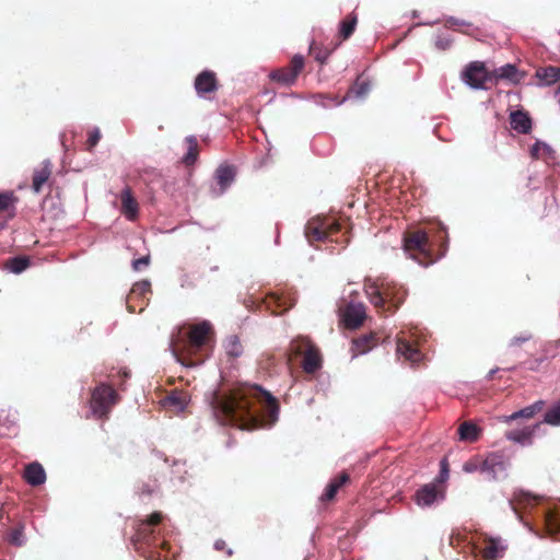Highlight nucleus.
Returning a JSON list of instances; mask_svg holds the SVG:
<instances>
[{
  "mask_svg": "<svg viewBox=\"0 0 560 560\" xmlns=\"http://www.w3.org/2000/svg\"><path fill=\"white\" fill-rule=\"evenodd\" d=\"M259 395L265 396L268 402L271 423L276 422L279 416V405L270 393L258 386L238 389L231 394L212 390L207 395V400L220 424H231L242 430H250L261 425L260 418L253 409Z\"/></svg>",
  "mask_w": 560,
  "mask_h": 560,
  "instance_id": "nucleus-1",
  "label": "nucleus"
},
{
  "mask_svg": "<svg viewBox=\"0 0 560 560\" xmlns=\"http://www.w3.org/2000/svg\"><path fill=\"white\" fill-rule=\"evenodd\" d=\"M364 290L371 304L383 312H395L404 303L408 293L404 285L388 279L381 281L366 279Z\"/></svg>",
  "mask_w": 560,
  "mask_h": 560,
  "instance_id": "nucleus-2",
  "label": "nucleus"
},
{
  "mask_svg": "<svg viewBox=\"0 0 560 560\" xmlns=\"http://www.w3.org/2000/svg\"><path fill=\"white\" fill-rule=\"evenodd\" d=\"M117 401L118 395L115 389L105 383H101L92 392L91 412L96 418H104Z\"/></svg>",
  "mask_w": 560,
  "mask_h": 560,
  "instance_id": "nucleus-3",
  "label": "nucleus"
},
{
  "mask_svg": "<svg viewBox=\"0 0 560 560\" xmlns=\"http://www.w3.org/2000/svg\"><path fill=\"white\" fill-rule=\"evenodd\" d=\"M510 459L500 452L489 453L482 459L481 474L490 481L503 480L508 477Z\"/></svg>",
  "mask_w": 560,
  "mask_h": 560,
  "instance_id": "nucleus-4",
  "label": "nucleus"
},
{
  "mask_svg": "<svg viewBox=\"0 0 560 560\" xmlns=\"http://www.w3.org/2000/svg\"><path fill=\"white\" fill-rule=\"evenodd\" d=\"M462 79L474 90H486L485 83L489 79V74L483 62L472 61L463 71Z\"/></svg>",
  "mask_w": 560,
  "mask_h": 560,
  "instance_id": "nucleus-5",
  "label": "nucleus"
},
{
  "mask_svg": "<svg viewBox=\"0 0 560 560\" xmlns=\"http://www.w3.org/2000/svg\"><path fill=\"white\" fill-rule=\"evenodd\" d=\"M445 499V491L435 482H430L419 488L415 493V502L422 509L431 508Z\"/></svg>",
  "mask_w": 560,
  "mask_h": 560,
  "instance_id": "nucleus-6",
  "label": "nucleus"
},
{
  "mask_svg": "<svg viewBox=\"0 0 560 560\" xmlns=\"http://www.w3.org/2000/svg\"><path fill=\"white\" fill-rule=\"evenodd\" d=\"M235 168L231 165L222 164L214 172V184L210 187V195L218 198L226 192L235 180Z\"/></svg>",
  "mask_w": 560,
  "mask_h": 560,
  "instance_id": "nucleus-7",
  "label": "nucleus"
},
{
  "mask_svg": "<svg viewBox=\"0 0 560 560\" xmlns=\"http://www.w3.org/2000/svg\"><path fill=\"white\" fill-rule=\"evenodd\" d=\"M304 68V57L295 55L289 68H281L270 72L269 78L282 85H291L296 81L299 73Z\"/></svg>",
  "mask_w": 560,
  "mask_h": 560,
  "instance_id": "nucleus-8",
  "label": "nucleus"
},
{
  "mask_svg": "<svg viewBox=\"0 0 560 560\" xmlns=\"http://www.w3.org/2000/svg\"><path fill=\"white\" fill-rule=\"evenodd\" d=\"M483 546L480 548V552L486 560H500L504 557L508 549V542L500 536H491L485 534Z\"/></svg>",
  "mask_w": 560,
  "mask_h": 560,
  "instance_id": "nucleus-9",
  "label": "nucleus"
},
{
  "mask_svg": "<svg viewBox=\"0 0 560 560\" xmlns=\"http://www.w3.org/2000/svg\"><path fill=\"white\" fill-rule=\"evenodd\" d=\"M428 241H429L428 234L424 231H417L413 234L404 238L402 249L409 258H411L413 260H418L417 257L415 255H412L411 253L413 250H417L420 254L427 255Z\"/></svg>",
  "mask_w": 560,
  "mask_h": 560,
  "instance_id": "nucleus-10",
  "label": "nucleus"
},
{
  "mask_svg": "<svg viewBox=\"0 0 560 560\" xmlns=\"http://www.w3.org/2000/svg\"><path fill=\"white\" fill-rule=\"evenodd\" d=\"M365 318V306L362 303L350 302L342 315L346 327L354 329L362 325Z\"/></svg>",
  "mask_w": 560,
  "mask_h": 560,
  "instance_id": "nucleus-11",
  "label": "nucleus"
},
{
  "mask_svg": "<svg viewBox=\"0 0 560 560\" xmlns=\"http://www.w3.org/2000/svg\"><path fill=\"white\" fill-rule=\"evenodd\" d=\"M540 424L535 423L527 425L522 429L511 430L505 433L506 440L520 444L522 446H529L533 444V436Z\"/></svg>",
  "mask_w": 560,
  "mask_h": 560,
  "instance_id": "nucleus-12",
  "label": "nucleus"
},
{
  "mask_svg": "<svg viewBox=\"0 0 560 560\" xmlns=\"http://www.w3.org/2000/svg\"><path fill=\"white\" fill-rule=\"evenodd\" d=\"M217 89L218 84L215 74L210 70H203L195 79V90L200 97L214 92Z\"/></svg>",
  "mask_w": 560,
  "mask_h": 560,
  "instance_id": "nucleus-13",
  "label": "nucleus"
},
{
  "mask_svg": "<svg viewBox=\"0 0 560 560\" xmlns=\"http://www.w3.org/2000/svg\"><path fill=\"white\" fill-rule=\"evenodd\" d=\"M493 77L497 80H505L512 84H518L525 78V73L520 71L514 63H505L493 70Z\"/></svg>",
  "mask_w": 560,
  "mask_h": 560,
  "instance_id": "nucleus-14",
  "label": "nucleus"
},
{
  "mask_svg": "<svg viewBox=\"0 0 560 560\" xmlns=\"http://www.w3.org/2000/svg\"><path fill=\"white\" fill-rule=\"evenodd\" d=\"M211 329V323L206 319L192 326L189 332V341L191 346H194L195 348L202 347L206 343L207 337L210 334Z\"/></svg>",
  "mask_w": 560,
  "mask_h": 560,
  "instance_id": "nucleus-15",
  "label": "nucleus"
},
{
  "mask_svg": "<svg viewBox=\"0 0 560 560\" xmlns=\"http://www.w3.org/2000/svg\"><path fill=\"white\" fill-rule=\"evenodd\" d=\"M396 352L399 357H404L411 364H417L423 359L421 351L402 338L397 339Z\"/></svg>",
  "mask_w": 560,
  "mask_h": 560,
  "instance_id": "nucleus-16",
  "label": "nucleus"
},
{
  "mask_svg": "<svg viewBox=\"0 0 560 560\" xmlns=\"http://www.w3.org/2000/svg\"><path fill=\"white\" fill-rule=\"evenodd\" d=\"M510 125L518 133L526 135L532 130V118L524 110H515L510 115Z\"/></svg>",
  "mask_w": 560,
  "mask_h": 560,
  "instance_id": "nucleus-17",
  "label": "nucleus"
},
{
  "mask_svg": "<svg viewBox=\"0 0 560 560\" xmlns=\"http://www.w3.org/2000/svg\"><path fill=\"white\" fill-rule=\"evenodd\" d=\"M163 515L160 512L153 513L149 518L141 522L138 529V537L139 539L144 540L145 542L150 544L151 536L155 533L154 527L160 524L162 521Z\"/></svg>",
  "mask_w": 560,
  "mask_h": 560,
  "instance_id": "nucleus-18",
  "label": "nucleus"
},
{
  "mask_svg": "<svg viewBox=\"0 0 560 560\" xmlns=\"http://www.w3.org/2000/svg\"><path fill=\"white\" fill-rule=\"evenodd\" d=\"M121 210L126 219L135 221L138 217V203L133 198L129 187H126L121 191Z\"/></svg>",
  "mask_w": 560,
  "mask_h": 560,
  "instance_id": "nucleus-19",
  "label": "nucleus"
},
{
  "mask_svg": "<svg viewBox=\"0 0 560 560\" xmlns=\"http://www.w3.org/2000/svg\"><path fill=\"white\" fill-rule=\"evenodd\" d=\"M24 479L28 485L37 487L46 481V472L39 463L34 462L26 466Z\"/></svg>",
  "mask_w": 560,
  "mask_h": 560,
  "instance_id": "nucleus-20",
  "label": "nucleus"
},
{
  "mask_svg": "<svg viewBox=\"0 0 560 560\" xmlns=\"http://www.w3.org/2000/svg\"><path fill=\"white\" fill-rule=\"evenodd\" d=\"M535 77L539 80L540 86H549L560 80V68L548 66L536 70Z\"/></svg>",
  "mask_w": 560,
  "mask_h": 560,
  "instance_id": "nucleus-21",
  "label": "nucleus"
},
{
  "mask_svg": "<svg viewBox=\"0 0 560 560\" xmlns=\"http://www.w3.org/2000/svg\"><path fill=\"white\" fill-rule=\"evenodd\" d=\"M349 481V475L347 472H341L338 477L331 479L328 485L325 488L324 493L320 497L322 501H329L335 498L338 490L343 486L346 482Z\"/></svg>",
  "mask_w": 560,
  "mask_h": 560,
  "instance_id": "nucleus-22",
  "label": "nucleus"
},
{
  "mask_svg": "<svg viewBox=\"0 0 560 560\" xmlns=\"http://www.w3.org/2000/svg\"><path fill=\"white\" fill-rule=\"evenodd\" d=\"M51 174V164L49 160L43 162V166L39 170H35L33 175L32 188L35 192L42 190L43 185L48 180Z\"/></svg>",
  "mask_w": 560,
  "mask_h": 560,
  "instance_id": "nucleus-23",
  "label": "nucleus"
},
{
  "mask_svg": "<svg viewBox=\"0 0 560 560\" xmlns=\"http://www.w3.org/2000/svg\"><path fill=\"white\" fill-rule=\"evenodd\" d=\"M544 402L541 400H538L529 406H526L525 408L517 410L510 416L504 417L505 422H511L514 420H517L520 418H526L530 419L533 418L538 411L541 410Z\"/></svg>",
  "mask_w": 560,
  "mask_h": 560,
  "instance_id": "nucleus-24",
  "label": "nucleus"
},
{
  "mask_svg": "<svg viewBox=\"0 0 560 560\" xmlns=\"http://www.w3.org/2000/svg\"><path fill=\"white\" fill-rule=\"evenodd\" d=\"M481 433V429L472 422H463L458 428V435L460 441L476 442Z\"/></svg>",
  "mask_w": 560,
  "mask_h": 560,
  "instance_id": "nucleus-25",
  "label": "nucleus"
},
{
  "mask_svg": "<svg viewBox=\"0 0 560 560\" xmlns=\"http://www.w3.org/2000/svg\"><path fill=\"white\" fill-rule=\"evenodd\" d=\"M31 265V260L25 256H15L9 258L4 265V269L11 273L20 275L25 271Z\"/></svg>",
  "mask_w": 560,
  "mask_h": 560,
  "instance_id": "nucleus-26",
  "label": "nucleus"
},
{
  "mask_svg": "<svg viewBox=\"0 0 560 560\" xmlns=\"http://www.w3.org/2000/svg\"><path fill=\"white\" fill-rule=\"evenodd\" d=\"M371 85L369 81L361 80L360 78L354 82V84L350 88L345 100L349 98H364L370 92Z\"/></svg>",
  "mask_w": 560,
  "mask_h": 560,
  "instance_id": "nucleus-27",
  "label": "nucleus"
},
{
  "mask_svg": "<svg viewBox=\"0 0 560 560\" xmlns=\"http://www.w3.org/2000/svg\"><path fill=\"white\" fill-rule=\"evenodd\" d=\"M302 365L306 373H314L320 368V358L312 347L306 350Z\"/></svg>",
  "mask_w": 560,
  "mask_h": 560,
  "instance_id": "nucleus-28",
  "label": "nucleus"
},
{
  "mask_svg": "<svg viewBox=\"0 0 560 560\" xmlns=\"http://www.w3.org/2000/svg\"><path fill=\"white\" fill-rule=\"evenodd\" d=\"M327 226L328 223H322L320 225L313 226L308 223L305 228V236L311 243L312 241H324L327 238Z\"/></svg>",
  "mask_w": 560,
  "mask_h": 560,
  "instance_id": "nucleus-29",
  "label": "nucleus"
},
{
  "mask_svg": "<svg viewBox=\"0 0 560 560\" xmlns=\"http://www.w3.org/2000/svg\"><path fill=\"white\" fill-rule=\"evenodd\" d=\"M228 355L238 358L243 353V347L237 336H230L224 342Z\"/></svg>",
  "mask_w": 560,
  "mask_h": 560,
  "instance_id": "nucleus-30",
  "label": "nucleus"
},
{
  "mask_svg": "<svg viewBox=\"0 0 560 560\" xmlns=\"http://www.w3.org/2000/svg\"><path fill=\"white\" fill-rule=\"evenodd\" d=\"M186 140L189 143V147L187 153L183 158V162L186 165H191L197 160V140L194 136H188Z\"/></svg>",
  "mask_w": 560,
  "mask_h": 560,
  "instance_id": "nucleus-31",
  "label": "nucleus"
},
{
  "mask_svg": "<svg viewBox=\"0 0 560 560\" xmlns=\"http://www.w3.org/2000/svg\"><path fill=\"white\" fill-rule=\"evenodd\" d=\"M544 422L560 425V401L551 406L544 415Z\"/></svg>",
  "mask_w": 560,
  "mask_h": 560,
  "instance_id": "nucleus-32",
  "label": "nucleus"
},
{
  "mask_svg": "<svg viewBox=\"0 0 560 560\" xmlns=\"http://www.w3.org/2000/svg\"><path fill=\"white\" fill-rule=\"evenodd\" d=\"M534 500H535V498H533L529 493H527L523 490H520V491L514 492L513 499L509 500V505L511 506V509L513 511L516 512V508H515L514 503L529 504Z\"/></svg>",
  "mask_w": 560,
  "mask_h": 560,
  "instance_id": "nucleus-33",
  "label": "nucleus"
},
{
  "mask_svg": "<svg viewBox=\"0 0 560 560\" xmlns=\"http://www.w3.org/2000/svg\"><path fill=\"white\" fill-rule=\"evenodd\" d=\"M355 25H357V16L355 15H352L351 18L341 21L340 22V35L345 39L349 38L352 35V33L354 32Z\"/></svg>",
  "mask_w": 560,
  "mask_h": 560,
  "instance_id": "nucleus-34",
  "label": "nucleus"
},
{
  "mask_svg": "<svg viewBox=\"0 0 560 560\" xmlns=\"http://www.w3.org/2000/svg\"><path fill=\"white\" fill-rule=\"evenodd\" d=\"M546 526L550 535L556 539H560V520L558 516L548 514L546 515Z\"/></svg>",
  "mask_w": 560,
  "mask_h": 560,
  "instance_id": "nucleus-35",
  "label": "nucleus"
},
{
  "mask_svg": "<svg viewBox=\"0 0 560 560\" xmlns=\"http://www.w3.org/2000/svg\"><path fill=\"white\" fill-rule=\"evenodd\" d=\"M450 477V468H448V462L447 458H442L440 460V471L439 475L434 478V481L439 487L440 485L446 482V480Z\"/></svg>",
  "mask_w": 560,
  "mask_h": 560,
  "instance_id": "nucleus-36",
  "label": "nucleus"
},
{
  "mask_svg": "<svg viewBox=\"0 0 560 560\" xmlns=\"http://www.w3.org/2000/svg\"><path fill=\"white\" fill-rule=\"evenodd\" d=\"M539 160H542L546 163H555L557 160L556 151L545 141H542L541 144V158Z\"/></svg>",
  "mask_w": 560,
  "mask_h": 560,
  "instance_id": "nucleus-37",
  "label": "nucleus"
},
{
  "mask_svg": "<svg viewBox=\"0 0 560 560\" xmlns=\"http://www.w3.org/2000/svg\"><path fill=\"white\" fill-rule=\"evenodd\" d=\"M9 542L13 546L21 547L25 544V536L23 528H14L10 534L8 538Z\"/></svg>",
  "mask_w": 560,
  "mask_h": 560,
  "instance_id": "nucleus-38",
  "label": "nucleus"
},
{
  "mask_svg": "<svg viewBox=\"0 0 560 560\" xmlns=\"http://www.w3.org/2000/svg\"><path fill=\"white\" fill-rule=\"evenodd\" d=\"M14 201L15 197L12 191L0 192V212L8 210Z\"/></svg>",
  "mask_w": 560,
  "mask_h": 560,
  "instance_id": "nucleus-39",
  "label": "nucleus"
},
{
  "mask_svg": "<svg viewBox=\"0 0 560 560\" xmlns=\"http://www.w3.org/2000/svg\"><path fill=\"white\" fill-rule=\"evenodd\" d=\"M453 44V38L450 35H438L435 39V47L439 50H447Z\"/></svg>",
  "mask_w": 560,
  "mask_h": 560,
  "instance_id": "nucleus-40",
  "label": "nucleus"
},
{
  "mask_svg": "<svg viewBox=\"0 0 560 560\" xmlns=\"http://www.w3.org/2000/svg\"><path fill=\"white\" fill-rule=\"evenodd\" d=\"M481 467H482V460L475 458V459L464 463L463 470L467 474H472L476 471L481 472Z\"/></svg>",
  "mask_w": 560,
  "mask_h": 560,
  "instance_id": "nucleus-41",
  "label": "nucleus"
},
{
  "mask_svg": "<svg viewBox=\"0 0 560 560\" xmlns=\"http://www.w3.org/2000/svg\"><path fill=\"white\" fill-rule=\"evenodd\" d=\"M151 283L149 280H142L133 284L132 293L144 294L150 291Z\"/></svg>",
  "mask_w": 560,
  "mask_h": 560,
  "instance_id": "nucleus-42",
  "label": "nucleus"
},
{
  "mask_svg": "<svg viewBox=\"0 0 560 560\" xmlns=\"http://www.w3.org/2000/svg\"><path fill=\"white\" fill-rule=\"evenodd\" d=\"M150 264V255H145L138 259L132 260V269L135 271H140L142 268H147Z\"/></svg>",
  "mask_w": 560,
  "mask_h": 560,
  "instance_id": "nucleus-43",
  "label": "nucleus"
},
{
  "mask_svg": "<svg viewBox=\"0 0 560 560\" xmlns=\"http://www.w3.org/2000/svg\"><path fill=\"white\" fill-rule=\"evenodd\" d=\"M101 139V130L97 127H94L90 133L88 139V144L90 148H94Z\"/></svg>",
  "mask_w": 560,
  "mask_h": 560,
  "instance_id": "nucleus-44",
  "label": "nucleus"
},
{
  "mask_svg": "<svg viewBox=\"0 0 560 560\" xmlns=\"http://www.w3.org/2000/svg\"><path fill=\"white\" fill-rule=\"evenodd\" d=\"M541 140H536L529 149V154L533 159L539 160L541 158Z\"/></svg>",
  "mask_w": 560,
  "mask_h": 560,
  "instance_id": "nucleus-45",
  "label": "nucleus"
},
{
  "mask_svg": "<svg viewBox=\"0 0 560 560\" xmlns=\"http://www.w3.org/2000/svg\"><path fill=\"white\" fill-rule=\"evenodd\" d=\"M532 339V335L530 334H522L520 336H516L514 338L511 339L510 341V347H516V346H520L528 340Z\"/></svg>",
  "mask_w": 560,
  "mask_h": 560,
  "instance_id": "nucleus-46",
  "label": "nucleus"
},
{
  "mask_svg": "<svg viewBox=\"0 0 560 560\" xmlns=\"http://www.w3.org/2000/svg\"><path fill=\"white\" fill-rule=\"evenodd\" d=\"M166 401L175 406L179 411L185 409V402L176 395H171L166 398Z\"/></svg>",
  "mask_w": 560,
  "mask_h": 560,
  "instance_id": "nucleus-47",
  "label": "nucleus"
},
{
  "mask_svg": "<svg viewBox=\"0 0 560 560\" xmlns=\"http://www.w3.org/2000/svg\"><path fill=\"white\" fill-rule=\"evenodd\" d=\"M447 22L451 24V25H468L467 22L463 21V20H458L454 16H450L447 18Z\"/></svg>",
  "mask_w": 560,
  "mask_h": 560,
  "instance_id": "nucleus-48",
  "label": "nucleus"
},
{
  "mask_svg": "<svg viewBox=\"0 0 560 560\" xmlns=\"http://www.w3.org/2000/svg\"><path fill=\"white\" fill-rule=\"evenodd\" d=\"M225 547V541L222 539H219L214 542V548L217 550H222Z\"/></svg>",
  "mask_w": 560,
  "mask_h": 560,
  "instance_id": "nucleus-49",
  "label": "nucleus"
},
{
  "mask_svg": "<svg viewBox=\"0 0 560 560\" xmlns=\"http://www.w3.org/2000/svg\"><path fill=\"white\" fill-rule=\"evenodd\" d=\"M369 340H370V337H362L360 339H357L354 341V345L357 348H359L361 343H366Z\"/></svg>",
  "mask_w": 560,
  "mask_h": 560,
  "instance_id": "nucleus-50",
  "label": "nucleus"
},
{
  "mask_svg": "<svg viewBox=\"0 0 560 560\" xmlns=\"http://www.w3.org/2000/svg\"><path fill=\"white\" fill-rule=\"evenodd\" d=\"M498 371H499V369H498V368L490 370V371L488 372V374H487L486 378H487L488 381L492 380V378H493V376H494V374H495Z\"/></svg>",
  "mask_w": 560,
  "mask_h": 560,
  "instance_id": "nucleus-51",
  "label": "nucleus"
},
{
  "mask_svg": "<svg viewBox=\"0 0 560 560\" xmlns=\"http://www.w3.org/2000/svg\"><path fill=\"white\" fill-rule=\"evenodd\" d=\"M316 59L320 62V63H324L325 60H326V57L323 58V56H317Z\"/></svg>",
  "mask_w": 560,
  "mask_h": 560,
  "instance_id": "nucleus-52",
  "label": "nucleus"
},
{
  "mask_svg": "<svg viewBox=\"0 0 560 560\" xmlns=\"http://www.w3.org/2000/svg\"><path fill=\"white\" fill-rule=\"evenodd\" d=\"M122 375H124L125 378H128L130 376V373L128 371H124Z\"/></svg>",
  "mask_w": 560,
  "mask_h": 560,
  "instance_id": "nucleus-53",
  "label": "nucleus"
},
{
  "mask_svg": "<svg viewBox=\"0 0 560 560\" xmlns=\"http://www.w3.org/2000/svg\"><path fill=\"white\" fill-rule=\"evenodd\" d=\"M435 22H425V23H420L419 25H432L434 24Z\"/></svg>",
  "mask_w": 560,
  "mask_h": 560,
  "instance_id": "nucleus-54",
  "label": "nucleus"
},
{
  "mask_svg": "<svg viewBox=\"0 0 560 560\" xmlns=\"http://www.w3.org/2000/svg\"><path fill=\"white\" fill-rule=\"evenodd\" d=\"M368 350H369V349L363 348V349H360V350H359V352H360L361 354H363V353L368 352Z\"/></svg>",
  "mask_w": 560,
  "mask_h": 560,
  "instance_id": "nucleus-55",
  "label": "nucleus"
},
{
  "mask_svg": "<svg viewBox=\"0 0 560 560\" xmlns=\"http://www.w3.org/2000/svg\"><path fill=\"white\" fill-rule=\"evenodd\" d=\"M143 492H145L147 494H150L151 490L150 489H143Z\"/></svg>",
  "mask_w": 560,
  "mask_h": 560,
  "instance_id": "nucleus-56",
  "label": "nucleus"
},
{
  "mask_svg": "<svg viewBox=\"0 0 560 560\" xmlns=\"http://www.w3.org/2000/svg\"><path fill=\"white\" fill-rule=\"evenodd\" d=\"M412 16H413V18H417V16H418V12H417V11H413V12H412Z\"/></svg>",
  "mask_w": 560,
  "mask_h": 560,
  "instance_id": "nucleus-57",
  "label": "nucleus"
},
{
  "mask_svg": "<svg viewBox=\"0 0 560 560\" xmlns=\"http://www.w3.org/2000/svg\"><path fill=\"white\" fill-rule=\"evenodd\" d=\"M226 553H228V556H232V553H233L232 549H229Z\"/></svg>",
  "mask_w": 560,
  "mask_h": 560,
  "instance_id": "nucleus-58",
  "label": "nucleus"
},
{
  "mask_svg": "<svg viewBox=\"0 0 560 560\" xmlns=\"http://www.w3.org/2000/svg\"><path fill=\"white\" fill-rule=\"evenodd\" d=\"M514 513L517 515V518H521V515H518L517 511H514Z\"/></svg>",
  "mask_w": 560,
  "mask_h": 560,
  "instance_id": "nucleus-59",
  "label": "nucleus"
}]
</instances>
